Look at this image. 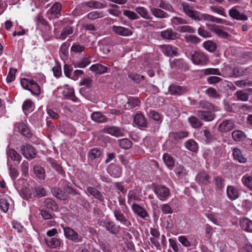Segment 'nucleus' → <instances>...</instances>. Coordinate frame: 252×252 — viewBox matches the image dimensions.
Returning a JSON list of instances; mask_svg holds the SVG:
<instances>
[{
    "mask_svg": "<svg viewBox=\"0 0 252 252\" xmlns=\"http://www.w3.org/2000/svg\"><path fill=\"white\" fill-rule=\"evenodd\" d=\"M60 188H54L52 189V194L58 199L66 200L69 194L77 195V192L69 186V183L65 180H62L59 184Z\"/></svg>",
    "mask_w": 252,
    "mask_h": 252,
    "instance_id": "f257e3e1",
    "label": "nucleus"
},
{
    "mask_svg": "<svg viewBox=\"0 0 252 252\" xmlns=\"http://www.w3.org/2000/svg\"><path fill=\"white\" fill-rule=\"evenodd\" d=\"M183 9L185 13L192 20L201 21L202 20L212 22L213 16L208 14H201L199 11L194 10L187 3H183Z\"/></svg>",
    "mask_w": 252,
    "mask_h": 252,
    "instance_id": "f03ea898",
    "label": "nucleus"
},
{
    "mask_svg": "<svg viewBox=\"0 0 252 252\" xmlns=\"http://www.w3.org/2000/svg\"><path fill=\"white\" fill-rule=\"evenodd\" d=\"M190 57L192 63L196 65H204L208 63L209 59L206 55L200 51H194L190 53Z\"/></svg>",
    "mask_w": 252,
    "mask_h": 252,
    "instance_id": "7ed1b4c3",
    "label": "nucleus"
},
{
    "mask_svg": "<svg viewBox=\"0 0 252 252\" xmlns=\"http://www.w3.org/2000/svg\"><path fill=\"white\" fill-rule=\"evenodd\" d=\"M63 230L64 235L65 238L74 243H81L83 241V238L77 232L69 227H65L61 225Z\"/></svg>",
    "mask_w": 252,
    "mask_h": 252,
    "instance_id": "20e7f679",
    "label": "nucleus"
},
{
    "mask_svg": "<svg viewBox=\"0 0 252 252\" xmlns=\"http://www.w3.org/2000/svg\"><path fill=\"white\" fill-rule=\"evenodd\" d=\"M241 7L240 6H235L229 10L228 13L229 16L233 19L240 20L246 21L248 17L247 15L243 14L241 12Z\"/></svg>",
    "mask_w": 252,
    "mask_h": 252,
    "instance_id": "39448f33",
    "label": "nucleus"
},
{
    "mask_svg": "<svg viewBox=\"0 0 252 252\" xmlns=\"http://www.w3.org/2000/svg\"><path fill=\"white\" fill-rule=\"evenodd\" d=\"M154 192L161 200H165L170 195L168 188L162 185H156L154 187Z\"/></svg>",
    "mask_w": 252,
    "mask_h": 252,
    "instance_id": "423d86ee",
    "label": "nucleus"
},
{
    "mask_svg": "<svg viewBox=\"0 0 252 252\" xmlns=\"http://www.w3.org/2000/svg\"><path fill=\"white\" fill-rule=\"evenodd\" d=\"M20 152L23 156L27 159H32L35 157V150L30 144L22 145L20 147Z\"/></svg>",
    "mask_w": 252,
    "mask_h": 252,
    "instance_id": "0eeeda50",
    "label": "nucleus"
},
{
    "mask_svg": "<svg viewBox=\"0 0 252 252\" xmlns=\"http://www.w3.org/2000/svg\"><path fill=\"white\" fill-rule=\"evenodd\" d=\"M141 189L138 186L135 187L133 189L128 191L127 198L128 202L131 200L140 201L141 199Z\"/></svg>",
    "mask_w": 252,
    "mask_h": 252,
    "instance_id": "6e6552de",
    "label": "nucleus"
},
{
    "mask_svg": "<svg viewBox=\"0 0 252 252\" xmlns=\"http://www.w3.org/2000/svg\"><path fill=\"white\" fill-rule=\"evenodd\" d=\"M196 116L198 118L205 122L212 121L216 117L215 113L211 111L202 110H198L196 112Z\"/></svg>",
    "mask_w": 252,
    "mask_h": 252,
    "instance_id": "1a4fd4ad",
    "label": "nucleus"
},
{
    "mask_svg": "<svg viewBox=\"0 0 252 252\" xmlns=\"http://www.w3.org/2000/svg\"><path fill=\"white\" fill-rule=\"evenodd\" d=\"M114 215L117 221L123 223L126 226H129L131 225V223L130 221H129L125 216V215L122 212L121 210L119 208H116L114 211Z\"/></svg>",
    "mask_w": 252,
    "mask_h": 252,
    "instance_id": "9d476101",
    "label": "nucleus"
},
{
    "mask_svg": "<svg viewBox=\"0 0 252 252\" xmlns=\"http://www.w3.org/2000/svg\"><path fill=\"white\" fill-rule=\"evenodd\" d=\"M112 29L115 34L120 36H128L132 34V32L127 28L114 25Z\"/></svg>",
    "mask_w": 252,
    "mask_h": 252,
    "instance_id": "9b49d317",
    "label": "nucleus"
},
{
    "mask_svg": "<svg viewBox=\"0 0 252 252\" xmlns=\"http://www.w3.org/2000/svg\"><path fill=\"white\" fill-rule=\"evenodd\" d=\"M160 36L164 39L175 40L179 38V34L174 32L171 29H167L161 31L160 33Z\"/></svg>",
    "mask_w": 252,
    "mask_h": 252,
    "instance_id": "f8f14e48",
    "label": "nucleus"
},
{
    "mask_svg": "<svg viewBox=\"0 0 252 252\" xmlns=\"http://www.w3.org/2000/svg\"><path fill=\"white\" fill-rule=\"evenodd\" d=\"M87 193L93 196L95 198L98 200L100 202H104V197L101 192L96 188L93 187H88L85 191Z\"/></svg>",
    "mask_w": 252,
    "mask_h": 252,
    "instance_id": "ddd939ff",
    "label": "nucleus"
},
{
    "mask_svg": "<svg viewBox=\"0 0 252 252\" xmlns=\"http://www.w3.org/2000/svg\"><path fill=\"white\" fill-rule=\"evenodd\" d=\"M195 181L199 185H206L210 182V176L205 171H201L196 175Z\"/></svg>",
    "mask_w": 252,
    "mask_h": 252,
    "instance_id": "4468645a",
    "label": "nucleus"
},
{
    "mask_svg": "<svg viewBox=\"0 0 252 252\" xmlns=\"http://www.w3.org/2000/svg\"><path fill=\"white\" fill-rule=\"evenodd\" d=\"M101 225L104 227L106 230L110 233L116 234L119 231V226H116V224L112 221H101Z\"/></svg>",
    "mask_w": 252,
    "mask_h": 252,
    "instance_id": "2eb2a0df",
    "label": "nucleus"
},
{
    "mask_svg": "<svg viewBox=\"0 0 252 252\" xmlns=\"http://www.w3.org/2000/svg\"><path fill=\"white\" fill-rule=\"evenodd\" d=\"M234 128V124L231 120H224L219 125L218 130L222 132H226Z\"/></svg>",
    "mask_w": 252,
    "mask_h": 252,
    "instance_id": "dca6fc26",
    "label": "nucleus"
},
{
    "mask_svg": "<svg viewBox=\"0 0 252 252\" xmlns=\"http://www.w3.org/2000/svg\"><path fill=\"white\" fill-rule=\"evenodd\" d=\"M83 6H86L93 9H103L106 7V5L96 0H90L83 2Z\"/></svg>",
    "mask_w": 252,
    "mask_h": 252,
    "instance_id": "f3484780",
    "label": "nucleus"
},
{
    "mask_svg": "<svg viewBox=\"0 0 252 252\" xmlns=\"http://www.w3.org/2000/svg\"><path fill=\"white\" fill-rule=\"evenodd\" d=\"M107 170L108 173L115 178L120 177L122 174L121 168L113 163H111L108 166Z\"/></svg>",
    "mask_w": 252,
    "mask_h": 252,
    "instance_id": "a211bd4d",
    "label": "nucleus"
},
{
    "mask_svg": "<svg viewBox=\"0 0 252 252\" xmlns=\"http://www.w3.org/2000/svg\"><path fill=\"white\" fill-rule=\"evenodd\" d=\"M8 159L10 158L13 161H17L20 162L22 159V156L18 153L14 149L7 147L6 151Z\"/></svg>",
    "mask_w": 252,
    "mask_h": 252,
    "instance_id": "6ab92c4d",
    "label": "nucleus"
},
{
    "mask_svg": "<svg viewBox=\"0 0 252 252\" xmlns=\"http://www.w3.org/2000/svg\"><path fill=\"white\" fill-rule=\"evenodd\" d=\"M131 208L134 212L141 218L145 219L146 217H149L146 210L141 206L133 203L132 205Z\"/></svg>",
    "mask_w": 252,
    "mask_h": 252,
    "instance_id": "aec40b11",
    "label": "nucleus"
},
{
    "mask_svg": "<svg viewBox=\"0 0 252 252\" xmlns=\"http://www.w3.org/2000/svg\"><path fill=\"white\" fill-rule=\"evenodd\" d=\"M62 4L59 2H55L49 9L50 13L54 18H58L61 16Z\"/></svg>",
    "mask_w": 252,
    "mask_h": 252,
    "instance_id": "412c9836",
    "label": "nucleus"
},
{
    "mask_svg": "<svg viewBox=\"0 0 252 252\" xmlns=\"http://www.w3.org/2000/svg\"><path fill=\"white\" fill-rule=\"evenodd\" d=\"M240 225L242 229L247 232H252V221L250 219L243 218L239 221Z\"/></svg>",
    "mask_w": 252,
    "mask_h": 252,
    "instance_id": "4be33fe9",
    "label": "nucleus"
},
{
    "mask_svg": "<svg viewBox=\"0 0 252 252\" xmlns=\"http://www.w3.org/2000/svg\"><path fill=\"white\" fill-rule=\"evenodd\" d=\"M9 198V196L7 195H0V209L4 213L7 212L8 210L9 206L8 199Z\"/></svg>",
    "mask_w": 252,
    "mask_h": 252,
    "instance_id": "5701e85b",
    "label": "nucleus"
},
{
    "mask_svg": "<svg viewBox=\"0 0 252 252\" xmlns=\"http://www.w3.org/2000/svg\"><path fill=\"white\" fill-rule=\"evenodd\" d=\"M168 92L171 95H180L184 93L185 89L180 86L171 85L168 88Z\"/></svg>",
    "mask_w": 252,
    "mask_h": 252,
    "instance_id": "b1692460",
    "label": "nucleus"
},
{
    "mask_svg": "<svg viewBox=\"0 0 252 252\" xmlns=\"http://www.w3.org/2000/svg\"><path fill=\"white\" fill-rule=\"evenodd\" d=\"M233 156L234 159L240 163H244L247 162V158L243 155L241 151L238 148L233 149Z\"/></svg>",
    "mask_w": 252,
    "mask_h": 252,
    "instance_id": "393cba45",
    "label": "nucleus"
},
{
    "mask_svg": "<svg viewBox=\"0 0 252 252\" xmlns=\"http://www.w3.org/2000/svg\"><path fill=\"white\" fill-rule=\"evenodd\" d=\"M211 31L215 33L220 38L226 39L231 37L227 32L223 31L220 29L218 26L214 25L211 28Z\"/></svg>",
    "mask_w": 252,
    "mask_h": 252,
    "instance_id": "a878e982",
    "label": "nucleus"
},
{
    "mask_svg": "<svg viewBox=\"0 0 252 252\" xmlns=\"http://www.w3.org/2000/svg\"><path fill=\"white\" fill-rule=\"evenodd\" d=\"M226 193L229 199L231 200L236 199L239 196L237 189L232 186L227 187Z\"/></svg>",
    "mask_w": 252,
    "mask_h": 252,
    "instance_id": "bb28decb",
    "label": "nucleus"
},
{
    "mask_svg": "<svg viewBox=\"0 0 252 252\" xmlns=\"http://www.w3.org/2000/svg\"><path fill=\"white\" fill-rule=\"evenodd\" d=\"M134 122L140 127H146L147 125L145 118L141 114H137L134 116Z\"/></svg>",
    "mask_w": 252,
    "mask_h": 252,
    "instance_id": "cd10ccee",
    "label": "nucleus"
},
{
    "mask_svg": "<svg viewBox=\"0 0 252 252\" xmlns=\"http://www.w3.org/2000/svg\"><path fill=\"white\" fill-rule=\"evenodd\" d=\"M171 66L173 68L186 70L187 69V65L185 63L183 59H175L171 63Z\"/></svg>",
    "mask_w": 252,
    "mask_h": 252,
    "instance_id": "c85d7f7f",
    "label": "nucleus"
},
{
    "mask_svg": "<svg viewBox=\"0 0 252 252\" xmlns=\"http://www.w3.org/2000/svg\"><path fill=\"white\" fill-rule=\"evenodd\" d=\"M135 12L139 14L141 17L146 20H151L152 17L150 14L148 10L144 7L138 6L135 8Z\"/></svg>",
    "mask_w": 252,
    "mask_h": 252,
    "instance_id": "c756f323",
    "label": "nucleus"
},
{
    "mask_svg": "<svg viewBox=\"0 0 252 252\" xmlns=\"http://www.w3.org/2000/svg\"><path fill=\"white\" fill-rule=\"evenodd\" d=\"M73 32V27L70 26H67L63 29L61 32V33L59 35V36L57 35H56V38L62 40H64L66 38L67 35L72 34Z\"/></svg>",
    "mask_w": 252,
    "mask_h": 252,
    "instance_id": "7c9ffc66",
    "label": "nucleus"
},
{
    "mask_svg": "<svg viewBox=\"0 0 252 252\" xmlns=\"http://www.w3.org/2000/svg\"><path fill=\"white\" fill-rule=\"evenodd\" d=\"M150 11L154 16L158 18H165L168 17V13L158 8H151Z\"/></svg>",
    "mask_w": 252,
    "mask_h": 252,
    "instance_id": "2f4dec72",
    "label": "nucleus"
},
{
    "mask_svg": "<svg viewBox=\"0 0 252 252\" xmlns=\"http://www.w3.org/2000/svg\"><path fill=\"white\" fill-rule=\"evenodd\" d=\"M161 49L163 54L167 56L172 57L177 55L176 49L171 45H163L161 47Z\"/></svg>",
    "mask_w": 252,
    "mask_h": 252,
    "instance_id": "473e14b6",
    "label": "nucleus"
},
{
    "mask_svg": "<svg viewBox=\"0 0 252 252\" xmlns=\"http://www.w3.org/2000/svg\"><path fill=\"white\" fill-rule=\"evenodd\" d=\"M63 97L68 99H70L75 102L77 98L75 96L74 90L72 88H66L64 89L63 92Z\"/></svg>",
    "mask_w": 252,
    "mask_h": 252,
    "instance_id": "72a5a7b5",
    "label": "nucleus"
},
{
    "mask_svg": "<svg viewBox=\"0 0 252 252\" xmlns=\"http://www.w3.org/2000/svg\"><path fill=\"white\" fill-rule=\"evenodd\" d=\"M17 128L18 129V131L23 135L29 138L31 136L30 130L24 123H21L18 124Z\"/></svg>",
    "mask_w": 252,
    "mask_h": 252,
    "instance_id": "f704fd0d",
    "label": "nucleus"
},
{
    "mask_svg": "<svg viewBox=\"0 0 252 252\" xmlns=\"http://www.w3.org/2000/svg\"><path fill=\"white\" fill-rule=\"evenodd\" d=\"M46 245L52 249L56 248L61 245V241L59 238L56 237L50 238L49 240L44 239Z\"/></svg>",
    "mask_w": 252,
    "mask_h": 252,
    "instance_id": "c9c22d12",
    "label": "nucleus"
},
{
    "mask_svg": "<svg viewBox=\"0 0 252 252\" xmlns=\"http://www.w3.org/2000/svg\"><path fill=\"white\" fill-rule=\"evenodd\" d=\"M140 103V100L138 98L130 97L128 99L126 104L125 105L126 108L127 109H132L139 105Z\"/></svg>",
    "mask_w": 252,
    "mask_h": 252,
    "instance_id": "e433bc0d",
    "label": "nucleus"
},
{
    "mask_svg": "<svg viewBox=\"0 0 252 252\" xmlns=\"http://www.w3.org/2000/svg\"><path fill=\"white\" fill-rule=\"evenodd\" d=\"M91 117L94 121L97 123H103L106 120V117L99 112L93 113Z\"/></svg>",
    "mask_w": 252,
    "mask_h": 252,
    "instance_id": "4c0bfd02",
    "label": "nucleus"
},
{
    "mask_svg": "<svg viewBox=\"0 0 252 252\" xmlns=\"http://www.w3.org/2000/svg\"><path fill=\"white\" fill-rule=\"evenodd\" d=\"M90 69L94 72H95L98 74H103L107 71V67L102 65V64L97 63L92 65Z\"/></svg>",
    "mask_w": 252,
    "mask_h": 252,
    "instance_id": "58836bf2",
    "label": "nucleus"
},
{
    "mask_svg": "<svg viewBox=\"0 0 252 252\" xmlns=\"http://www.w3.org/2000/svg\"><path fill=\"white\" fill-rule=\"evenodd\" d=\"M185 146L188 150L193 152H196L198 148L197 143L192 139L187 141L185 143Z\"/></svg>",
    "mask_w": 252,
    "mask_h": 252,
    "instance_id": "ea45409f",
    "label": "nucleus"
},
{
    "mask_svg": "<svg viewBox=\"0 0 252 252\" xmlns=\"http://www.w3.org/2000/svg\"><path fill=\"white\" fill-rule=\"evenodd\" d=\"M232 136L233 140L235 141H242L246 138V134L241 130H235L233 131Z\"/></svg>",
    "mask_w": 252,
    "mask_h": 252,
    "instance_id": "a19ab883",
    "label": "nucleus"
},
{
    "mask_svg": "<svg viewBox=\"0 0 252 252\" xmlns=\"http://www.w3.org/2000/svg\"><path fill=\"white\" fill-rule=\"evenodd\" d=\"M198 108L206 109L207 111H212L214 109V105L209 101L202 100L198 103Z\"/></svg>",
    "mask_w": 252,
    "mask_h": 252,
    "instance_id": "79ce46f5",
    "label": "nucleus"
},
{
    "mask_svg": "<svg viewBox=\"0 0 252 252\" xmlns=\"http://www.w3.org/2000/svg\"><path fill=\"white\" fill-rule=\"evenodd\" d=\"M44 206L52 211H56L58 209V206L55 201L51 198H46L44 202Z\"/></svg>",
    "mask_w": 252,
    "mask_h": 252,
    "instance_id": "37998d69",
    "label": "nucleus"
},
{
    "mask_svg": "<svg viewBox=\"0 0 252 252\" xmlns=\"http://www.w3.org/2000/svg\"><path fill=\"white\" fill-rule=\"evenodd\" d=\"M213 182L215 185V189L217 190H221L224 186V180L219 176L214 178Z\"/></svg>",
    "mask_w": 252,
    "mask_h": 252,
    "instance_id": "c03bdc74",
    "label": "nucleus"
},
{
    "mask_svg": "<svg viewBox=\"0 0 252 252\" xmlns=\"http://www.w3.org/2000/svg\"><path fill=\"white\" fill-rule=\"evenodd\" d=\"M188 121L192 127L194 128H197L200 127L203 124L198 119V117L195 116H190L189 118Z\"/></svg>",
    "mask_w": 252,
    "mask_h": 252,
    "instance_id": "a18cd8bd",
    "label": "nucleus"
},
{
    "mask_svg": "<svg viewBox=\"0 0 252 252\" xmlns=\"http://www.w3.org/2000/svg\"><path fill=\"white\" fill-rule=\"evenodd\" d=\"M247 69L242 67H236L233 68V77H239L246 75Z\"/></svg>",
    "mask_w": 252,
    "mask_h": 252,
    "instance_id": "49530a36",
    "label": "nucleus"
},
{
    "mask_svg": "<svg viewBox=\"0 0 252 252\" xmlns=\"http://www.w3.org/2000/svg\"><path fill=\"white\" fill-rule=\"evenodd\" d=\"M107 131L108 133L116 137L124 136L121 129L117 127L112 126L109 127L107 128Z\"/></svg>",
    "mask_w": 252,
    "mask_h": 252,
    "instance_id": "de8ad7c7",
    "label": "nucleus"
},
{
    "mask_svg": "<svg viewBox=\"0 0 252 252\" xmlns=\"http://www.w3.org/2000/svg\"><path fill=\"white\" fill-rule=\"evenodd\" d=\"M29 91L34 95H39L40 93V88L39 85L32 80L30 84Z\"/></svg>",
    "mask_w": 252,
    "mask_h": 252,
    "instance_id": "09e8293b",
    "label": "nucleus"
},
{
    "mask_svg": "<svg viewBox=\"0 0 252 252\" xmlns=\"http://www.w3.org/2000/svg\"><path fill=\"white\" fill-rule=\"evenodd\" d=\"M163 159L165 164L168 168H172L174 166V159L169 154H164L163 156Z\"/></svg>",
    "mask_w": 252,
    "mask_h": 252,
    "instance_id": "8fccbe9b",
    "label": "nucleus"
},
{
    "mask_svg": "<svg viewBox=\"0 0 252 252\" xmlns=\"http://www.w3.org/2000/svg\"><path fill=\"white\" fill-rule=\"evenodd\" d=\"M244 185L250 190H252V176L248 174L244 175L242 178Z\"/></svg>",
    "mask_w": 252,
    "mask_h": 252,
    "instance_id": "3c124183",
    "label": "nucleus"
},
{
    "mask_svg": "<svg viewBox=\"0 0 252 252\" xmlns=\"http://www.w3.org/2000/svg\"><path fill=\"white\" fill-rule=\"evenodd\" d=\"M203 46L205 49L210 52H213L217 49L216 43L211 40L205 41L203 44Z\"/></svg>",
    "mask_w": 252,
    "mask_h": 252,
    "instance_id": "603ef678",
    "label": "nucleus"
},
{
    "mask_svg": "<svg viewBox=\"0 0 252 252\" xmlns=\"http://www.w3.org/2000/svg\"><path fill=\"white\" fill-rule=\"evenodd\" d=\"M118 142L120 147L124 149H128L132 145V142L127 138L118 140Z\"/></svg>",
    "mask_w": 252,
    "mask_h": 252,
    "instance_id": "864d4df0",
    "label": "nucleus"
},
{
    "mask_svg": "<svg viewBox=\"0 0 252 252\" xmlns=\"http://www.w3.org/2000/svg\"><path fill=\"white\" fill-rule=\"evenodd\" d=\"M249 95L250 94H248L245 91H238L235 94V96H236L237 99L243 101H247L249 99Z\"/></svg>",
    "mask_w": 252,
    "mask_h": 252,
    "instance_id": "5fc2aeb1",
    "label": "nucleus"
},
{
    "mask_svg": "<svg viewBox=\"0 0 252 252\" xmlns=\"http://www.w3.org/2000/svg\"><path fill=\"white\" fill-rule=\"evenodd\" d=\"M171 135L175 140H178L188 137L189 135V132L187 131L180 130L177 132H173Z\"/></svg>",
    "mask_w": 252,
    "mask_h": 252,
    "instance_id": "6e6d98bb",
    "label": "nucleus"
},
{
    "mask_svg": "<svg viewBox=\"0 0 252 252\" xmlns=\"http://www.w3.org/2000/svg\"><path fill=\"white\" fill-rule=\"evenodd\" d=\"M202 72L205 75H219V76L221 75V72L218 68H208L203 69L202 70Z\"/></svg>",
    "mask_w": 252,
    "mask_h": 252,
    "instance_id": "4d7b16f0",
    "label": "nucleus"
},
{
    "mask_svg": "<svg viewBox=\"0 0 252 252\" xmlns=\"http://www.w3.org/2000/svg\"><path fill=\"white\" fill-rule=\"evenodd\" d=\"M36 176L40 180H44L45 178V170L43 168L35 166L33 168Z\"/></svg>",
    "mask_w": 252,
    "mask_h": 252,
    "instance_id": "13d9d810",
    "label": "nucleus"
},
{
    "mask_svg": "<svg viewBox=\"0 0 252 252\" xmlns=\"http://www.w3.org/2000/svg\"><path fill=\"white\" fill-rule=\"evenodd\" d=\"M104 16L103 13L98 11H93L88 14L87 15L89 19L94 20L98 18H102Z\"/></svg>",
    "mask_w": 252,
    "mask_h": 252,
    "instance_id": "bf43d9fd",
    "label": "nucleus"
},
{
    "mask_svg": "<svg viewBox=\"0 0 252 252\" xmlns=\"http://www.w3.org/2000/svg\"><path fill=\"white\" fill-rule=\"evenodd\" d=\"M85 49L84 46L80 45L79 43H74L71 47V51L76 53H82Z\"/></svg>",
    "mask_w": 252,
    "mask_h": 252,
    "instance_id": "052dcab7",
    "label": "nucleus"
},
{
    "mask_svg": "<svg viewBox=\"0 0 252 252\" xmlns=\"http://www.w3.org/2000/svg\"><path fill=\"white\" fill-rule=\"evenodd\" d=\"M123 14L131 20L138 19L139 18L135 12L128 10H124Z\"/></svg>",
    "mask_w": 252,
    "mask_h": 252,
    "instance_id": "680f3d73",
    "label": "nucleus"
},
{
    "mask_svg": "<svg viewBox=\"0 0 252 252\" xmlns=\"http://www.w3.org/2000/svg\"><path fill=\"white\" fill-rule=\"evenodd\" d=\"M204 135L205 137V141L207 143H211L216 140V137L210 131L206 129L203 131Z\"/></svg>",
    "mask_w": 252,
    "mask_h": 252,
    "instance_id": "e2e57ef3",
    "label": "nucleus"
},
{
    "mask_svg": "<svg viewBox=\"0 0 252 252\" xmlns=\"http://www.w3.org/2000/svg\"><path fill=\"white\" fill-rule=\"evenodd\" d=\"M159 7L160 8L163 9L164 10L173 12V8L171 5L167 2L165 0H161L160 1V3L159 4Z\"/></svg>",
    "mask_w": 252,
    "mask_h": 252,
    "instance_id": "0e129e2a",
    "label": "nucleus"
},
{
    "mask_svg": "<svg viewBox=\"0 0 252 252\" xmlns=\"http://www.w3.org/2000/svg\"><path fill=\"white\" fill-rule=\"evenodd\" d=\"M77 196V202L78 203L83 206L85 208H88L90 207V203L86 199L83 198L80 194H78Z\"/></svg>",
    "mask_w": 252,
    "mask_h": 252,
    "instance_id": "69168bd1",
    "label": "nucleus"
},
{
    "mask_svg": "<svg viewBox=\"0 0 252 252\" xmlns=\"http://www.w3.org/2000/svg\"><path fill=\"white\" fill-rule=\"evenodd\" d=\"M236 86L242 87L247 86H252V81L248 80H238L235 82Z\"/></svg>",
    "mask_w": 252,
    "mask_h": 252,
    "instance_id": "338daca9",
    "label": "nucleus"
},
{
    "mask_svg": "<svg viewBox=\"0 0 252 252\" xmlns=\"http://www.w3.org/2000/svg\"><path fill=\"white\" fill-rule=\"evenodd\" d=\"M34 190L36 195L39 197L46 195V190L44 188L41 186H36L34 188Z\"/></svg>",
    "mask_w": 252,
    "mask_h": 252,
    "instance_id": "774afa93",
    "label": "nucleus"
}]
</instances>
